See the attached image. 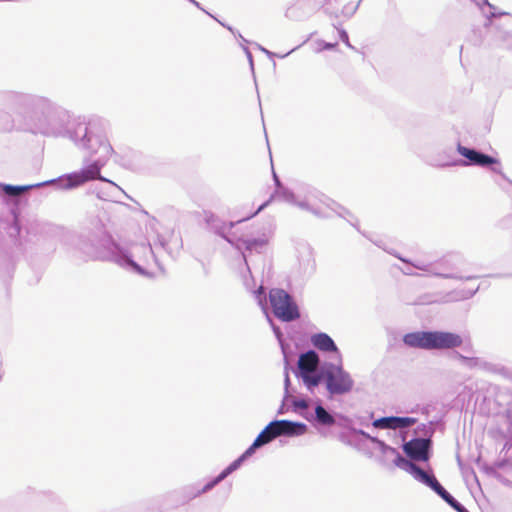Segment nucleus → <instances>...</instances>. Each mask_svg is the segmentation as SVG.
Wrapping results in <instances>:
<instances>
[{
    "instance_id": "18",
    "label": "nucleus",
    "mask_w": 512,
    "mask_h": 512,
    "mask_svg": "<svg viewBox=\"0 0 512 512\" xmlns=\"http://www.w3.org/2000/svg\"><path fill=\"white\" fill-rule=\"evenodd\" d=\"M320 365V357L318 353L315 350L310 349L299 356L297 367L293 372L296 375L318 371Z\"/></svg>"
},
{
    "instance_id": "26",
    "label": "nucleus",
    "mask_w": 512,
    "mask_h": 512,
    "mask_svg": "<svg viewBox=\"0 0 512 512\" xmlns=\"http://www.w3.org/2000/svg\"><path fill=\"white\" fill-rule=\"evenodd\" d=\"M297 393V390L292 387L290 377H289V363L285 360V369H284V401H290L293 398L294 394Z\"/></svg>"
},
{
    "instance_id": "1",
    "label": "nucleus",
    "mask_w": 512,
    "mask_h": 512,
    "mask_svg": "<svg viewBox=\"0 0 512 512\" xmlns=\"http://www.w3.org/2000/svg\"><path fill=\"white\" fill-rule=\"evenodd\" d=\"M9 99L19 107L31 110L35 132L45 136L68 138L88 154L84 157L80 170L58 177L64 187L71 188L98 173L99 166L103 165L110 149L105 120L94 117L87 122L77 121L71 124L68 111L46 97L13 92Z\"/></svg>"
},
{
    "instance_id": "3",
    "label": "nucleus",
    "mask_w": 512,
    "mask_h": 512,
    "mask_svg": "<svg viewBox=\"0 0 512 512\" xmlns=\"http://www.w3.org/2000/svg\"><path fill=\"white\" fill-rule=\"evenodd\" d=\"M113 151H114L113 147L110 145L109 153L104 158L103 165L99 166L98 173H95V175L91 176L89 179H86L85 181H83L71 188L64 187L62 185V183H60V180H58V177L51 179V180H46L43 182L29 184V185H11V184L0 183V196L5 201H10V202H13L14 204H18L21 201L23 192H25V191H29L32 189H36V188H40V187H44V186H48V185H52L58 190H66L67 191V190L76 189V188L86 184L87 182H90L93 180H99L101 182L106 183L107 187L105 189L96 188L93 191V193H95L96 196L101 200L116 201L118 198V195L120 193H123V190L116 183H114L113 181H111L101 175V170L107 164Z\"/></svg>"
},
{
    "instance_id": "34",
    "label": "nucleus",
    "mask_w": 512,
    "mask_h": 512,
    "mask_svg": "<svg viewBox=\"0 0 512 512\" xmlns=\"http://www.w3.org/2000/svg\"><path fill=\"white\" fill-rule=\"evenodd\" d=\"M260 436H262V438H261L262 439L261 441L263 442L262 447L271 443L274 439H276L275 436H272L271 430H269V432L265 433V428L257 435V437H260Z\"/></svg>"
},
{
    "instance_id": "29",
    "label": "nucleus",
    "mask_w": 512,
    "mask_h": 512,
    "mask_svg": "<svg viewBox=\"0 0 512 512\" xmlns=\"http://www.w3.org/2000/svg\"><path fill=\"white\" fill-rule=\"evenodd\" d=\"M475 3L482 11L485 13L486 17L489 19L497 17V15L492 11L494 6L489 3L488 0H471Z\"/></svg>"
},
{
    "instance_id": "31",
    "label": "nucleus",
    "mask_w": 512,
    "mask_h": 512,
    "mask_svg": "<svg viewBox=\"0 0 512 512\" xmlns=\"http://www.w3.org/2000/svg\"><path fill=\"white\" fill-rule=\"evenodd\" d=\"M54 230H58V228H54L50 224H46V223H33L27 228V233L32 234V233H37L38 231H40V232L47 231L48 232V231H54Z\"/></svg>"
},
{
    "instance_id": "41",
    "label": "nucleus",
    "mask_w": 512,
    "mask_h": 512,
    "mask_svg": "<svg viewBox=\"0 0 512 512\" xmlns=\"http://www.w3.org/2000/svg\"><path fill=\"white\" fill-rule=\"evenodd\" d=\"M414 267L413 266H410L409 264H406V266L404 268H400L401 272L405 275H409V276H418L419 274L418 273H415L413 271Z\"/></svg>"
},
{
    "instance_id": "10",
    "label": "nucleus",
    "mask_w": 512,
    "mask_h": 512,
    "mask_svg": "<svg viewBox=\"0 0 512 512\" xmlns=\"http://www.w3.org/2000/svg\"><path fill=\"white\" fill-rule=\"evenodd\" d=\"M457 152L465 159H458L451 162H445L437 164L440 167L448 166H479L483 168H490L493 172L500 174L503 178H506L505 174L499 167L500 162L497 158L483 153L475 148H470L458 143Z\"/></svg>"
},
{
    "instance_id": "40",
    "label": "nucleus",
    "mask_w": 512,
    "mask_h": 512,
    "mask_svg": "<svg viewBox=\"0 0 512 512\" xmlns=\"http://www.w3.org/2000/svg\"><path fill=\"white\" fill-rule=\"evenodd\" d=\"M338 34L340 40L345 43L348 47L353 48V46L349 42V36L346 30L344 29H338Z\"/></svg>"
},
{
    "instance_id": "33",
    "label": "nucleus",
    "mask_w": 512,
    "mask_h": 512,
    "mask_svg": "<svg viewBox=\"0 0 512 512\" xmlns=\"http://www.w3.org/2000/svg\"><path fill=\"white\" fill-rule=\"evenodd\" d=\"M455 355L464 365H466L469 368H474L480 366L481 364L480 359L477 357H467L460 354L459 352H455Z\"/></svg>"
},
{
    "instance_id": "7",
    "label": "nucleus",
    "mask_w": 512,
    "mask_h": 512,
    "mask_svg": "<svg viewBox=\"0 0 512 512\" xmlns=\"http://www.w3.org/2000/svg\"><path fill=\"white\" fill-rule=\"evenodd\" d=\"M393 463L398 468L409 473L416 481L429 487L442 500H444L456 512H466V507L456 500L437 480L432 471H426L416 463H412L402 455H397V459H393Z\"/></svg>"
},
{
    "instance_id": "44",
    "label": "nucleus",
    "mask_w": 512,
    "mask_h": 512,
    "mask_svg": "<svg viewBox=\"0 0 512 512\" xmlns=\"http://www.w3.org/2000/svg\"><path fill=\"white\" fill-rule=\"evenodd\" d=\"M243 50H244V52H245V54H246V56H247V58L249 60L251 68L253 69V57H252L251 51L246 46H243Z\"/></svg>"
},
{
    "instance_id": "22",
    "label": "nucleus",
    "mask_w": 512,
    "mask_h": 512,
    "mask_svg": "<svg viewBox=\"0 0 512 512\" xmlns=\"http://www.w3.org/2000/svg\"><path fill=\"white\" fill-rule=\"evenodd\" d=\"M323 363L320 365L318 371L310 372V373H301L296 374L295 376L298 379H301L304 386L307 388L308 391L311 393L314 392V389L318 387L321 383H324V376H323Z\"/></svg>"
},
{
    "instance_id": "20",
    "label": "nucleus",
    "mask_w": 512,
    "mask_h": 512,
    "mask_svg": "<svg viewBox=\"0 0 512 512\" xmlns=\"http://www.w3.org/2000/svg\"><path fill=\"white\" fill-rule=\"evenodd\" d=\"M315 10L311 0H297L286 10V17L292 20H302Z\"/></svg>"
},
{
    "instance_id": "24",
    "label": "nucleus",
    "mask_w": 512,
    "mask_h": 512,
    "mask_svg": "<svg viewBox=\"0 0 512 512\" xmlns=\"http://www.w3.org/2000/svg\"><path fill=\"white\" fill-rule=\"evenodd\" d=\"M462 263V257L458 254H451L441 259L440 261L435 262V265H438V269L442 272H451L457 273L459 265Z\"/></svg>"
},
{
    "instance_id": "2",
    "label": "nucleus",
    "mask_w": 512,
    "mask_h": 512,
    "mask_svg": "<svg viewBox=\"0 0 512 512\" xmlns=\"http://www.w3.org/2000/svg\"><path fill=\"white\" fill-rule=\"evenodd\" d=\"M99 247L104 249L105 259L140 275H145L146 272L144 268L134 260L135 257L142 262H147L149 258H153L156 265L162 269L156 254L157 244L153 248L150 243L142 242L140 244H133L130 249H127L117 243L110 235H103L97 243L91 240L89 245L85 243L83 235L80 237L79 249L84 253L89 255L97 254Z\"/></svg>"
},
{
    "instance_id": "45",
    "label": "nucleus",
    "mask_w": 512,
    "mask_h": 512,
    "mask_svg": "<svg viewBox=\"0 0 512 512\" xmlns=\"http://www.w3.org/2000/svg\"><path fill=\"white\" fill-rule=\"evenodd\" d=\"M337 208H338L339 210H336V209H334V210H335V211L337 212V214H338L339 216H341V217H345V215H349V214H350V213H349L345 208L341 207L340 205H337Z\"/></svg>"
},
{
    "instance_id": "23",
    "label": "nucleus",
    "mask_w": 512,
    "mask_h": 512,
    "mask_svg": "<svg viewBox=\"0 0 512 512\" xmlns=\"http://www.w3.org/2000/svg\"><path fill=\"white\" fill-rule=\"evenodd\" d=\"M11 222L6 227L7 234L14 241L15 245L22 247V242L19 239L21 233V222L19 218V214L17 213V208H13L11 210Z\"/></svg>"
},
{
    "instance_id": "28",
    "label": "nucleus",
    "mask_w": 512,
    "mask_h": 512,
    "mask_svg": "<svg viewBox=\"0 0 512 512\" xmlns=\"http://www.w3.org/2000/svg\"><path fill=\"white\" fill-rule=\"evenodd\" d=\"M416 433L421 435L419 438L432 439L435 433V428H433V424H429V422L421 423L417 426Z\"/></svg>"
},
{
    "instance_id": "12",
    "label": "nucleus",
    "mask_w": 512,
    "mask_h": 512,
    "mask_svg": "<svg viewBox=\"0 0 512 512\" xmlns=\"http://www.w3.org/2000/svg\"><path fill=\"white\" fill-rule=\"evenodd\" d=\"M271 235V230L265 228L258 231L257 235H235L231 245L242 253L247 263V255L262 254L266 250Z\"/></svg>"
},
{
    "instance_id": "17",
    "label": "nucleus",
    "mask_w": 512,
    "mask_h": 512,
    "mask_svg": "<svg viewBox=\"0 0 512 512\" xmlns=\"http://www.w3.org/2000/svg\"><path fill=\"white\" fill-rule=\"evenodd\" d=\"M250 218L251 217L249 215L243 219H240L235 222L231 221L227 224L211 213L206 216V223L211 231L222 237L228 243L232 244L235 234H230V231L235 227L236 224L246 221Z\"/></svg>"
},
{
    "instance_id": "16",
    "label": "nucleus",
    "mask_w": 512,
    "mask_h": 512,
    "mask_svg": "<svg viewBox=\"0 0 512 512\" xmlns=\"http://www.w3.org/2000/svg\"><path fill=\"white\" fill-rule=\"evenodd\" d=\"M395 257L398 258L401 262L404 264H409L410 266H413L415 269L421 270L429 275L444 278V279H457V280H472L476 279L477 276H461L457 275L456 273L451 272H442L440 269H438V265H435V263H424L421 261L413 262L409 258L403 257L401 255H396Z\"/></svg>"
},
{
    "instance_id": "42",
    "label": "nucleus",
    "mask_w": 512,
    "mask_h": 512,
    "mask_svg": "<svg viewBox=\"0 0 512 512\" xmlns=\"http://www.w3.org/2000/svg\"><path fill=\"white\" fill-rule=\"evenodd\" d=\"M373 418V413H371L369 416L367 417H359L358 418V422L361 426H365V427H368L371 423H370V420Z\"/></svg>"
},
{
    "instance_id": "43",
    "label": "nucleus",
    "mask_w": 512,
    "mask_h": 512,
    "mask_svg": "<svg viewBox=\"0 0 512 512\" xmlns=\"http://www.w3.org/2000/svg\"><path fill=\"white\" fill-rule=\"evenodd\" d=\"M429 424H433V428H435V431L437 429L444 430V422L441 419L430 421Z\"/></svg>"
},
{
    "instance_id": "53",
    "label": "nucleus",
    "mask_w": 512,
    "mask_h": 512,
    "mask_svg": "<svg viewBox=\"0 0 512 512\" xmlns=\"http://www.w3.org/2000/svg\"><path fill=\"white\" fill-rule=\"evenodd\" d=\"M238 36L243 42L248 43V41L240 33H238Z\"/></svg>"
},
{
    "instance_id": "55",
    "label": "nucleus",
    "mask_w": 512,
    "mask_h": 512,
    "mask_svg": "<svg viewBox=\"0 0 512 512\" xmlns=\"http://www.w3.org/2000/svg\"><path fill=\"white\" fill-rule=\"evenodd\" d=\"M209 16H211L212 18L215 19V21H218L220 23V21L218 20V18H215L213 15H211L210 13L208 14Z\"/></svg>"
},
{
    "instance_id": "13",
    "label": "nucleus",
    "mask_w": 512,
    "mask_h": 512,
    "mask_svg": "<svg viewBox=\"0 0 512 512\" xmlns=\"http://www.w3.org/2000/svg\"><path fill=\"white\" fill-rule=\"evenodd\" d=\"M262 436L256 437L253 443L233 462H231L225 469H223L216 477L208 481L199 493H206L212 490L216 485L226 479L234 471L238 470L241 465L251 457L257 449L262 447Z\"/></svg>"
},
{
    "instance_id": "38",
    "label": "nucleus",
    "mask_w": 512,
    "mask_h": 512,
    "mask_svg": "<svg viewBox=\"0 0 512 512\" xmlns=\"http://www.w3.org/2000/svg\"><path fill=\"white\" fill-rule=\"evenodd\" d=\"M257 47L259 48V50L264 52L269 58H273V57H276V56L279 57V58H284V57H286L287 55H289L291 52H293L295 50V49H292V50H290L289 52H287L284 55H278V54H276L274 52H271V51L267 50L266 48L262 47L261 45L257 44Z\"/></svg>"
},
{
    "instance_id": "9",
    "label": "nucleus",
    "mask_w": 512,
    "mask_h": 512,
    "mask_svg": "<svg viewBox=\"0 0 512 512\" xmlns=\"http://www.w3.org/2000/svg\"><path fill=\"white\" fill-rule=\"evenodd\" d=\"M341 418L343 420L342 425L347 428V432H341L339 434V439L344 444L361 450L364 445V440H369L374 443L384 455L391 454L394 456V459H397V455H401L396 448L389 446L378 437L372 436L362 429L353 427L351 425L352 421L348 417L342 416Z\"/></svg>"
},
{
    "instance_id": "51",
    "label": "nucleus",
    "mask_w": 512,
    "mask_h": 512,
    "mask_svg": "<svg viewBox=\"0 0 512 512\" xmlns=\"http://www.w3.org/2000/svg\"><path fill=\"white\" fill-rule=\"evenodd\" d=\"M361 1H362V0H360V1H359V2H358V3H357V4H356L352 9H351L350 15H353V14L356 12V10L358 9L359 4H360V2H361Z\"/></svg>"
},
{
    "instance_id": "25",
    "label": "nucleus",
    "mask_w": 512,
    "mask_h": 512,
    "mask_svg": "<svg viewBox=\"0 0 512 512\" xmlns=\"http://www.w3.org/2000/svg\"><path fill=\"white\" fill-rule=\"evenodd\" d=\"M314 414L316 422L321 425L333 426L336 424L334 415L324 408L321 403L315 406Z\"/></svg>"
},
{
    "instance_id": "36",
    "label": "nucleus",
    "mask_w": 512,
    "mask_h": 512,
    "mask_svg": "<svg viewBox=\"0 0 512 512\" xmlns=\"http://www.w3.org/2000/svg\"><path fill=\"white\" fill-rule=\"evenodd\" d=\"M292 205H296L303 210H307L316 215H319L318 211L316 209L312 208L307 201H297L296 200V203H293Z\"/></svg>"
},
{
    "instance_id": "30",
    "label": "nucleus",
    "mask_w": 512,
    "mask_h": 512,
    "mask_svg": "<svg viewBox=\"0 0 512 512\" xmlns=\"http://www.w3.org/2000/svg\"><path fill=\"white\" fill-rule=\"evenodd\" d=\"M290 402L294 412H301L309 406V400L303 397H293Z\"/></svg>"
},
{
    "instance_id": "35",
    "label": "nucleus",
    "mask_w": 512,
    "mask_h": 512,
    "mask_svg": "<svg viewBox=\"0 0 512 512\" xmlns=\"http://www.w3.org/2000/svg\"><path fill=\"white\" fill-rule=\"evenodd\" d=\"M255 296H256L259 304L261 305L263 311L267 314L266 306H265L266 294H265L264 289L262 287H260L257 291H255Z\"/></svg>"
},
{
    "instance_id": "48",
    "label": "nucleus",
    "mask_w": 512,
    "mask_h": 512,
    "mask_svg": "<svg viewBox=\"0 0 512 512\" xmlns=\"http://www.w3.org/2000/svg\"><path fill=\"white\" fill-rule=\"evenodd\" d=\"M190 3H192L194 6H196L198 9L202 10L203 12H205L206 14H209L208 11H206L202 6L201 4L196 1V0H188Z\"/></svg>"
},
{
    "instance_id": "32",
    "label": "nucleus",
    "mask_w": 512,
    "mask_h": 512,
    "mask_svg": "<svg viewBox=\"0 0 512 512\" xmlns=\"http://www.w3.org/2000/svg\"><path fill=\"white\" fill-rule=\"evenodd\" d=\"M371 425L376 429H393L391 416L375 419L371 422Z\"/></svg>"
},
{
    "instance_id": "6",
    "label": "nucleus",
    "mask_w": 512,
    "mask_h": 512,
    "mask_svg": "<svg viewBox=\"0 0 512 512\" xmlns=\"http://www.w3.org/2000/svg\"><path fill=\"white\" fill-rule=\"evenodd\" d=\"M393 463L398 468L409 473L416 481L429 487L442 500H444L456 512H466V507L456 500L437 480L432 471H426L416 463H412L402 455H397V459H393Z\"/></svg>"
},
{
    "instance_id": "39",
    "label": "nucleus",
    "mask_w": 512,
    "mask_h": 512,
    "mask_svg": "<svg viewBox=\"0 0 512 512\" xmlns=\"http://www.w3.org/2000/svg\"><path fill=\"white\" fill-rule=\"evenodd\" d=\"M478 290H479V286H477L476 288H473V289L463 290L461 292L460 298L461 299H469V298L473 297L477 293Z\"/></svg>"
},
{
    "instance_id": "14",
    "label": "nucleus",
    "mask_w": 512,
    "mask_h": 512,
    "mask_svg": "<svg viewBox=\"0 0 512 512\" xmlns=\"http://www.w3.org/2000/svg\"><path fill=\"white\" fill-rule=\"evenodd\" d=\"M432 439H422L414 437L404 442L402 449L406 455L404 457L408 461L427 463L432 456Z\"/></svg>"
},
{
    "instance_id": "54",
    "label": "nucleus",
    "mask_w": 512,
    "mask_h": 512,
    "mask_svg": "<svg viewBox=\"0 0 512 512\" xmlns=\"http://www.w3.org/2000/svg\"><path fill=\"white\" fill-rule=\"evenodd\" d=\"M389 253H390L391 255H393V256H395V254H396V255H399V254H398L396 251H394V250L389 251Z\"/></svg>"
},
{
    "instance_id": "4",
    "label": "nucleus",
    "mask_w": 512,
    "mask_h": 512,
    "mask_svg": "<svg viewBox=\"0 0 512 512\" xmlns=\"http://www.w3.org/2000/svg\"><path fill=\"white\" fill-rule=\"evenodd\" d=\"M404 345L423 350H447L460 347L462 337L453 332L440 330H423L406 333L402 337Z\"/></svg>"
},
{
    "instance_id": "27",
    "label": "nucleus",
    "mask_w": 512,
    "mask_h": 512,
    "mask_svg": "<svg viewBox=\"0 0 512 512\" xmlns=\"http://www.w3.org/2000/svg\"><path fill=\"white\" fill-rule=\"evenodd\" d=\"M391 422L393 430H395L410 428L417 422V420L413 417L391 416Z\"/></svg>"
},
{
    "instance_id": "46",
    "label": "nucleus",
    "mask_w": 512,
    "mask_h": 512,
    "mask_svg": "<svg viewBox=\"0 0 512 512\" xmlns=\"http://www.w3.org/2000/svg\"><path fill=\"white\" fill-rule=\"evenodd\" d=\"M286 402L287 401H284V399L282 400V404L280 405V407L277 411L278 415L284 414L288 410V408L286 407Z\"/></svg>"
},
{
    "instance_id": "37",
    "label": "nucleus",
    "mask_w": 512,
    "mask_h": 512,
    "mask_svg": "<svg viewBox=\"0 0 512 512\" xmlns=\"http://www.w3.org/2000/svg\"><path fill=\"white\" fill-rule=\"evenodd\" d=\"M267 319H268L269 323L271 324L272 330H273L276 338L282 345L283 333H282L281 329L273 323V321L271 320V318L268 315H267Z\"/></svg>"
},
{
    "instance_id": "19",
    "label": "nucleus",
    "mask_w": 512,
    "mask_h": 512,
    "mask_svg": "<svg viewBox=\"0 0 512 512\" xmlns=\"http://www.w3.org/2000/svg\"><path fill=\"white\" fill-rule=\"evenodd\" d=\"M273 200L283 201L289 204L296 203L294 192L285 185H278V188H275L269 199L263 202L255 212L250 214V217H254L263 211Z\"/></svg>"
},
{
    "instance_id": "49",
    "label": "nucleus",
    "mask_w": 512,
    "mask_h": 512,
    "mask_svg": "<svg viewBox=\"0 0 512 512\" xmlns=\"http://www.w3.org/2000/svg\"><path fill=\"white\" fill-rule=\"evenodd\" d=\"M336 45H337V43H325L324 49L332 50Z\"/></svg>"
},
{
    "instance_id": "15",
    "label": "nucleus",
    "mask_w": 512,
    "mask_h": 512,
    "mask_svg": "<svg viewBox=\"0 0 512 512\" xmlns=\"http://www.w3.org/2000/svg\"><path fill=\"white\" fill-rule=\"evenodd\" d=\"M308 427L303 422L291 421L286 419H274L265 426V433L272 431V436L295 437L306 433Z\"/></svg>"
},
{
    "instance_id": "5",
    "label": "nucleus",
    "mask_w": 512,
    "mask_h": 512,
    "mask_svg": "<svg viewBox=\"0 0 512 512\" xmlns=\"http://www.w3.org/2000/svg\"><path fill=\"white\" fill-rule=\"evenodd\" d=\"M393 463L398 468L409 473L416 481L429 487L442 500H444L456 512H466V507L456 500L437 480L432 471H426L416 463H412L402 455H397V459H393Z\"/></svg>"
},
{
    "instance_id": "50",
    "label": "nucleus",
    "mask_w": 512,
    "mask_h": 512,
    "mask_svg": "<svg viewBox=\"0 0 512 512\" xmlns=\"http://www.w3.org/2000/svg\"><path fill=\"white\" fill-rule=\"evenodd\" d=\"M166 245H167V243H166V241L164 239H160L159 240V246L161 248L166 249Z\"/></svg>"
},
{
    "instance_id": "47",
    "label": "nucleus",
    "mask_w": 512,
    "mask_h": 512,
    "mask_svg": "<svg viewBox=\"0 0 512 512\" xmlns=\"http://www.w3.org/2000/svg\"><path fill=\"white\" fill-rule=\"evenodd\" d=\"M273 180H274L275 188H278V185H284L274 170H273Z\"/></svg>"
},
{
    "instance_id": "11",
    "label": "nucleus",
    "mask_w": 512,
    "mask_h": 512,
    "mask_svg": "<svg viewBox=\"0 0 512 512\" xmlns=\"http://www.w3.org/2000/svg\"><path fill=\"white\" fill-rule=\"evenodd\" d=\"M269 302L274 316L282 322H293L301 316L293 296L282 288L269 291Z\"/></svg>"
},
{
    "instance_id": "21",
    "label": "nucleus",
    "mask_w": 512,
    "mask_h": 512,
    "mask_svg": "<svg viewBox=\"0 0 512 512\" xmlns=\"http://www.w3.org/2000/svg\"><path fill=\"white\" fill-rule=\"evenodd\" d=\"M311 344L318 350L326 353H337L341 355L335 341L324 332H318L311 336Z\"/></svg>"
},
{
    "instance_id": "8",
    "label": "nucleus",
    "mask_w": 512,
    "mask_h": 512,
    "mask_svg": "<svg viewBox=\"0 0 512 512\" xmlns=\"http://www.w3.org/2000/svg\"><path fill=\"white\" fill-rule=\"evenodd\" d=\"M323 374L326 390L331 396L345 395L354 387V380L350 373L343 368L341 355L338 363L327 361L323 363Z\"/></svg>"
},
{
    "instance_id": "52",
    "label": "nucleus",
    "mask_w": 512,
    "mask_h": 512,
    "mask_svg": "<svg viewBox=\"0 0 512 512\" xmlns=\"http://www.w3.org/2000/svg\"><path fill=\"white\" fill-rule=\"evenodd\" d=\"M220 24L224 27H226L229 31H231L233 34H235L234 30L232 29V27L228 26V25H225L224 23L220 22Z\"/></svg>"
}]
</instances>
